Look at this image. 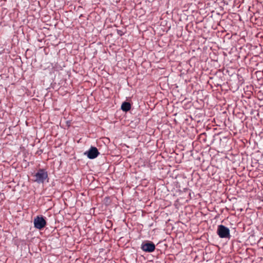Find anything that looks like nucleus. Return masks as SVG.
<instances>
[{
    "instance_id": "obj_4",
    "label": "nucleus",
    "mask_w": 263,
    "mask_h": 263,
    "mask_svg": "<svg viewBox=\"0 0 263 263\" xmlns=\"http://www.w3.org/2000/svg\"><path fill=\"white\" fill-rule=\"evenodd\" d=\"M47 224L46 221L43 216H36L34 219V227L39 230H42Z\"/></svg>"
},
{
    "instance_id": "obj_7",
    "label": "nucleus",
    "mask_w": 263,
    "mask_h": 263,
    "mask_svg": "<svg viewBox=\"0 0 263 263\" xmlns=\"http://www.w3.org/2000/svg\"><path fill=\"white\" fill-rule=\"evenodd\" d=\"M117 32L118 34L121 36L124 34V33L121 30L117 29Z\"/></svg>"
},
{
    "instance_id": "obj_10",
    "label": "nucleus",
    "mask_w": 263,
    "mask_h": 263,
    "mask_svg": "<svg viewBox=\"0 0 263 263\" xmlns=\"http://www.w3.org/2000/svg\"><path fill=\"white\" fill-rule=\"evenodd\" d=\"M39 153H42V151L41 150L40 151H39Z\"/></svg>"
},
{
    "instance_id": "obj_8",
    "label": "nucleus",
    "mask_w": 263,
    "mask_h": 263,
    "mask_svg": "<svg viewBox=\"0 0 263 263\" xmlns=\"http://www.w3.org/2000/svg\"><path fill=\"white\" fill-rule=\"evenodd\" d=\"M205 135H206V134H205V133H203V134H201V135H200V137H201V138L202 137H203V136H205Z\"/></svg>"
},
{
    "instance_id": "obj_5",
    "label": "nucleus",
    "mask_w": 263,
    "mask_h": 263,
    "mask_svg": "<svg viewBox=\"0 0 263 263\" xmlns=\"http://www.w3.org/2000/svg\"><path fill=\"white\" fill-rule=\"evenodd\" d=\"M99 152L97 147L91 146L90 149L85 152L84 154L87 156L89 159H93L97 158L99 155Z\"/></svg>"
},
{
    "instance_id": "obj_1",
    "label": "nucleus",
    "mask_w": 263,
    "mask_h": 263,
    "mask_svg": "<svg viewBox=\"0 0 263 263\" xmlns=\"http://www.w3.org/2000/svg\"><path fill=\"white\" fill-rule=\"evenodd\" d=\"M33 181L39 184L44 183L47 180L48 182L49 178L47 171L44 168H39L36 173L33 175Z\"/></svg>"
},
{
    "instance_id": "obj_6",
    "label": "nucleus",
    "mask_w": 263,
    "mask_h": 263,
    "mask_svg": "<svg viewBox=\"0 0 263 263\" xmlns=\"http://www.w3.org/2000/svg\"><path fill=\"white\" fill-rule=\"evenodd\" d=\"M132 107V104L129 102L124 101L122 103L121 109L124 112L129 111Z\"/></svg>"
},
{
    "instance_id": "obj_9",
    "label": "nucleus",
    "mask_w": 263,
    "mask_h": 263,
    "mask_svg": "<svg viewBox=\"0 0 263 263\" xmlns=\"http://www.w3.org/2000/svg\"><path fill=\"white\" fill-rule=\"evenodd\" d=\"M39 153H42V151L41 150L40 151H39Z\"/></svg>"
},
{
    "instance_id": "obj_2",
    "label": "nucleus",
    "mask_w": 263,
    "mask_h": 263,
    "mask_svg": "<svg viewBox=\"0 0 263 263\" xmlns=\"http://www.w3.org/2000/svg\"><path fill=\"white\" fill-rule=\"evenodd\" d=\"M217 234L221 238H230L231 237L229 229L222 224L218 226Z\"/></svg>"
},
{
    "instance_id": "obj_3",
    "label": "nucleus",
    "mask_w": 263,
    "mask_h": 263,
    "mask_svg": "<svg viewBox=\"0 0 263 263\" xmlns=\"http://www.w3.org/2000/svg\"><path fill=\"white\" fill-rule=\"evenodd\" d=\"M141 249L145 252L152 253L155 250L156 246L153 242L146 240L142 243Z\"/></svg>"
}]
</instances>
